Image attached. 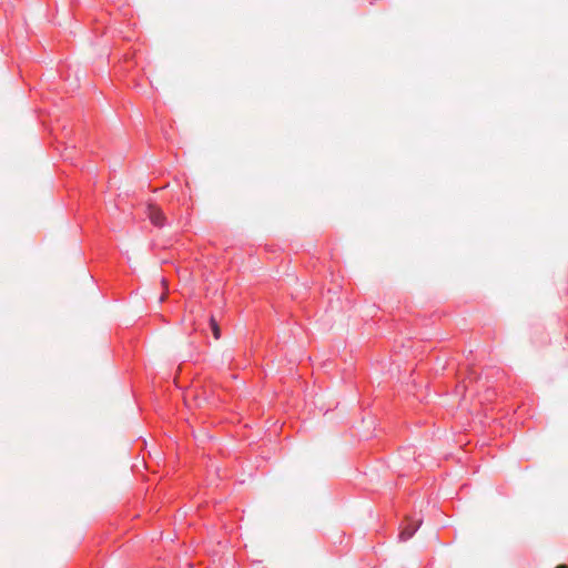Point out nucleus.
Wrapping results in <instances>:
<instances>
[{
	"instance_id": "f257e3e1",
	"label": "nucleus",
	"mask_w": 568,
	"mask_h": 568,
	"mask_svg": "<svg viewBox=\"0 0 568 568\" xmlns=\"http://www.w3.org/2000/svg\"><path fill=\"white\" fill-rule=\"evenodd\" d=\"M148 216L154 226L163 227L165 225L166 217L162 210L155 204L148 205Z\"/></svg>"
},
{
	"instance_id": "f03ea898",
	"label": "nucleus",
	"mask_w": 568,
	"mask_h": 568,
	"mask_svg": "<svg viewBox=\"0 0 568 568\" xmlns=\"http://www.w3.org/2000/svg\"><path fill=\"white\" fill-rule=\"evenodd\" d=\"M419 524H420V521L416 525L412 524V525H407L405 528H403L398 535L399 539L403 541H406L409 538H412L414 536V534L417 531Z\"/></svg>"
},
{
	"instance_id": "20e7f679",
	"label": "nucleus",
	"mask_w": 568,
	"mask_h": 568,
	"mask_svg": "<svg viewBox=\"0 0 568 568\" xmlns=\"http://www.w3.org/2000/svg\"><path fill=\"white\" fill-rule=\"evenodd\" d=\"M556 568H568V565H559Z\"/></svg>"
},
{
	"instance_id": "7ed1b4c3",
	"label": "nucleus",
	"mask_w": 568,
	"mask_h": 568,
	"mask_svg": "<svg viewBox=\"0 0 568 568\" xmlns=\"http://www.w3.org/2000/svg\"><path fill=\"white\" fill-rule=\"evenodd\" d=\"M211 328H212V332H213V335L215 338H220V328H219V325L217 323L215 322V320L212 317L211 318Z\"/></svg>"
}]
</instances>
